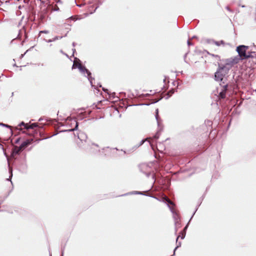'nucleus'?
Here are the masks:
<instances>
[{"label":"nucleus","mask_w":256,"mask_h":256,"mask_svg":"<svg viewBox=\"0 0 256 256\" xmlns=\"http://www.w3.org/2000/svg\"><path fill=\"white\" fill-rule=\"evenodd\" d=\"M238 62L239 58H234L226 60V63L224 64L218 63V68L214 73L215 80L221 82L222 84H226L225 82L226 79V76L230 68H232V65L238 63Z\"/></svg>","instance_id":"obj_1"},{"label":"nucleus","mask_w":256,"mask_h":256,"mask_svg":"<svg viewBox=\"0 0 256 256\" xmlns=\"http://www.w3.org/2000/svg\"><path fill=\"white\" fill-rule=\"evenodd\" d=\"M248 46L244 45H240L236 48V52L238 53V56H239V60H244L248 58H256V54L254 51L248 52H246ZM238 58V57H236Z\"/></svg>","instance_id":"obj_2"},{"label":"nucleus","mask_w":256,"mask_h":256,"mask_svg":"<svg viewBox=\"0 0 256 256\" xmlns=\"http://www.w3.org/2000/svg\"><path fill=\"white\" fill-rule=\"evenodd\" d=\"M109 147H106V148H104L100 150L98 148V146L97 144L92 143L90 145V148H88V150L89 152L92 154H104V150H106L110 149Z\"/></svg>","instance_id":"obj_3"},{"label":"nucleus","mask_w":256,"mask_h":256,"mask_svg":"<svg viewBox=\"0 0 256 256\" xmlns=\"http://www.w3.org/2000/svg\"><path fill=\"white\" fill-rule=\"evenodd\" d=\"M76 66L78 68V70L82 73H84V72L86 73V74H87L86 77H87L88 80H89V82H90L92 86L94 87V88H96L95 86L92 84V80H94V78H92V76H91L92 74H91L90 72L84 66L80 64H76Z\"/></svg>","instance_id":"obj_4"},{"label":"nucleus","mask_w":256,"mask_h":256,"mask_svg":"<svg viewBox=\"0 0 256 256\" xmlns=\"http://www.w3.org/2000/svg\"><path fill=\"white\" fill-rule=\"evenodd\" d=\"M220 85L222 86V89L219 92L218 97L220 98L223 99L226 97V94L228 90V84H225L224 86H222V84H220Z\"/></svg>","instance_id":"obj_5"},{"label":"nucleus","mask_w":256,"mask_h":256,"mask_svg":"<svg viewBox=\"0 0 256 256\" xmlns=\"http://www.w3.org/2000/svg\"><path fill=\"white\" fill-rule=\"evenodd\" d=\"M22 150L23 149L21 148L20 146H14L12 150V156L14 157L16 155L19 154Z\"/></svg>","instance_id":"obj_6"},{"label":"nucleus","mask_w":256,"mask_h":256,"mask_svg":"<svg viewBox=\"0 0 256 256\" xmlns=\"http://www.w3.org/2000/svg\"><path fill=\"white\" fill-rule=\"evenodd\" d=\"M71 122V124H75V126L74 128H70V129H68V130H62L60 131V132H74V130H76L78 129V122L76 121V119H74V120H70Z\"/></svg>","instance_id":"obj_7"},{"label":"nucleus","mask_w":256,"mask_h":256,"mask_svg":"<svg viewBox=\"0 0 256 256\" xmlns=\"http://www.w3.org/2000/svg\"><path fill=\"white\" fill-rule=\"evenodd\" d=\"M32 141H33V139H32V138L26 140L23 142L21 144L20 146L24 150L30 144L32 143Z\"/></svg>","instance_id":"obj_8"},{"label":"nucleus","mask_w":256,"mask_h":256,"mask_svg":"<svg viewBox=\"0 0 256 256\" xmlns=\"http://www.w3.org/2000/svg\"><path fill=\"white\" fill-rule=\"evenodd\" d=\"M78 138L82 142H86V140L87 139L86 134L83 132H80L78 134Z\"/></svg>","instance_id":"obj_9"},{"label":"nucleus","mask_w":256,"mask_h":256,"mask_svg":"<svg viewBox=\"0 0 256 256\" xmlns=\"http://www.w3.org/2000/svg\"><path fill=\"white\" fill-rule=\"evenodd\" d=\"M130 194H140V195L148 196L147 194H144L143 192L132 191V192H129L124 194H122L120 196H128V195H130Z\"/></svg>","instance_id":"obj_10"},{"label":"nucleus","mask_w":256,"mask_h":256,"mask_svg":"<svg viewBox=\"0 0 256 256\" xmlns=\"http://www.w3.org/2000/svg\"><path fill=\"white\" fill-rule=\"evenodd\" d=\"M165 202L166 204L168 206L171 212L172 213H174V209L171 206L174 205V203L172 202L170 199L166 198Z\"/></svg>","instance_id":"obj_11"},{"label":"nucleus","mask_w":256,"mask_h":256,"mask_svg":"<svg viewBox=\"0 0 256 256\" xmlns=\"http://www.w3.org/2000/svg\"><path fill=\"white\" fill-rule=\"evenodd\" d=\"M208 43L214 44L217 46H220V44H224V42L222 40H221L220 41H215L214 40H208Z\"/></svg>","instance_id":"obj_12"},{"label":"nucleus","mask_w":256,"mask_h":256,"mask_svg":"<svg viewBox=\"0 0 256 256\" xmlns=\"http://www.w3.org/2000/svg\"><path fill=\"white\" fill-rule=\"evenodd\" d=\"M36 127H38V123L28 124V126L26 127V130L34 129Z\"/></svg>","instance_id":"obj_13"},{"label":"nucleus","mask_w":256,"mask_h":256,"mask_svg":"<svg viewBox=\"0 0 256 256\" xmlns=\"http://www.w3.org/2000/svg\"><path fill=\"white\" fill-rule=\"evenodd\" d=\"M174 92V90L172 88L168 92L167 94H166V96H165V98L166 100H168V99L172 96V94Z\"/></svg>","instance_id":"obj_14"},{"label":"nucleus","mask_w":256,"mask_h":256,"mask_svg":"<svg viewBox=\"0 0 256 256\" xmlns=\"http://www.w3.org/2000/svg\"><path fill=\"white\" fill-rule=\"evenodd\" d=\"M173 214H174V218L175 220V224H178V220L179 219V216H178V214L174 211V213H173Z\"/></svg>","instance_id":"obj_15"},{"label":"nucleus","mask_w":256,"mask_h":256,"mask_svg":"<svg viewBox=\"0 0 256 256\" xmlns=\"http://www.w3.org/2000/svg\"><path fill=\"white\" fill-rule=\"evenodd\" d=\"M10 192H9L8 193V194H6V196H0V204H2L5 200L9 196Z\"/></svg>","instance_id":"obj_16"},{"label":"nucleus","mask_w":256,"mask_h":256,"mask_svg":"<svg viewBox=\"0 0 256 256\" xmlns=\"http://www.w3.org/2000/svg\"><path fill=\"white\" fill-rule=\"evenodd\" d=\"M156 119L157 121L158 125L160 124V118L158 116V109L156 110V114H155Z\"/></svg>","instance_id":"obj_17"},{"label":"nucleus","mask_w":256,"mask_h":256,"mask_svg":"<svg viewBox=\"0 0 256 256\" xmlns=\"http://www.w3.org/2000/svg\"><path fill=\"white\" fill-rule=\"evenodd\" d=\"M186 232H180V235L179 236H178L176 238V242H178V240L179 238V237H180L182 239H184V238H185V236H186Z\"/></svg>","instance_id":"obj_18"},{"label":"nucleus","mask_w":256,"mask_h":256,"mask_svg":"<svg viewBox=\"0 0 256 256\" xmlns=\"http://www.w3.org/2000/svg\"><path fill=\"white\" fill-rule=\"evenodd\" d=\"M28 126V123H25L24 122H22L18 125V126H24V129H26V127L27 126Z\"/></svg>","instance_id":"obj_19"},{"label":"nucleus","mask_w":256,"mask_h":256,"mask_svg":"<svg viewBox=\"0 0 256 256\" xmlns=\"http://www.w3.org/2000/svg\"><path fill=\"white\" fill-rule=\"evenodd\" d=\"M162 96H160V98H157V99H152V104H154V103H156L157 102H158L159 100H161L162 99Z\"/></svg>","instance_id":"obj_20"},{"label":"nucleus","mask_w":256,"mask_h":256,"mask_svg":"<svg viewBox=\"0 0 256 256\" xmlns=\"http://www.w3.org/2000/svg\"><path fill=\"white\" fill-rule=\"evenodd\" d=\"M181 246V242H179L178 244H177V246H176L175 248L174 249V254H175V252L176 250L180 247Z\"/></svg>","instance_id":"obj_21"},{"label":"nucleus","mask_w":256,"mask_h":256,"mask_svg":"<svg viewBox=\"0 0 256 256\" xmlns=\"http://www.w3.org/2000/svg\"><path fill=\"white\" fill-rule=\"evenodd\" d=\"M97 2H98V6L96 7V8H95V10H94V12H96V10L98 8L99 6V5H101L102 4V2L101 1V0H96Z\"/></svg>","instance_id":"obj_22"},{"label":"nucleus","mask_w":256,"mask_h":256,"mask_svg":"<svg viewBox=\"0 0 256 256\" xmlns=\"http://www.w3.org/2000/svg\"><path fill=\"white\" fill-rule=\"evenodd\" d=\"M0 126H3L8 128H11V126L7 124H3V123H0Z\"/></svg>","instance_id":"obj_23"},{"label":"nucleus","mask_w":256,"mask_h":256,"mask_svg":"<svg viewBox=\"0 0 256 256\" xmlns=\"http://www.w3.org/2000/svg\"><path fill=\"white\" fill-rule=\"evenodd\" d=\"M159 136H160V134L158 132H157L154 136V138L155 140H157Z\"/></svg>","instance_id":"obj_24"},{"label":"nucleus","mask_w":256,"mask_h":256,"mask_svg":"<svg viewBox=\"0 0 256 256\" xmlns=\"http://www.w3.org/2000/svg\"><path fill=\"white\" fill-rule=\"evenodd\" d=\"M212 56L216 58L218 60H220V56L218 55L214 54H210Z\"/></svg>","instance_id":"obj_25"},{"label":"nucleus","mask_w":256,"mask_h":256,"mask_svg":"<svg viewBox=\"0 0 256 256\" xmlns=\"http://www.w3.org/2000/svg\"><path fill=\"white\" fill-rule=\"evenodd\" d=\"M48 32H49L48 30H40L39 32V34H48ZM40 36V35H39V36Z\"/></svg>","instance_id":"obj_26"},{"label":"nucleus","mask_w":256,"mask_h":256,"mask_svg":"<svg viewBox=\"0 0 256 256\" xmlns=\"http://www.w3.org/2000/svg\"><path fill=\"white\" fill-rule=\"evenodd\" d=\"M62 38V36H55L54 38H52V41H55L56 40H59V39H61Z\"/></svg>","instance_id":"obj_27"},{"label":"nucleus","mask_w":256,"mask_h":256,"mask_svg":"<svg viewBox=\"0 0 256 256\" xmlns=\"http://www.w3.org/2000/svg\"><path fill=\"white\" fill-rule=\"evenodd\" d=\"M200 204H199L198 205V206H197L196 208V209L195 211L193 213V214H192V216H191V218H190V220L189 222H190V220H191L192 219V217L194 216V214H195V213H196V211L198 210V207L200 206Z\"/></svg>","instance_id":"obj_28"},{"label":"nucleus","mask_w":256,"mask_h":256,"mask_svg":"<svg viewBox=\"0 0 256 256\" xmlns=\"http://www.w3.org/2000/svg\"><path fill=\"white\" fill-rule=\"evenodd\" d=\"M146 140H147V139H145V140H144H144H142L140 141V143L139 145H138V146H142V144H144V142Z\"/></svg>","instance_id":"obj_29"},{"label":"nucleus","mask_w":256,"mask_h":256,"mask_svg":"<svg viewBox=\"0 0 256 256\" xmlns=\"http://www.w3.org/2000/svg\"><path fill=\"white\" fill-rule=\"evenodd\" d=\"M152 178L153 180V184H154L156 182V176H155V174H153L152 175Z\"/></svg>","instance_id":"obj_30"},{"label":"nucleus","mask_w":256,"mask_h":256,"mask_svg":"<svg viewBox=\"0 0 256 256\" xmlns=\"http://www.w3.org/2000/svg\"><path fill=\"white\" fill-rule=\"evenodd\" d=\"M144 173L146 174V176L148 178H149L152 175V173L150 172H144Z\"/></svg>","instance_id":"obj_31"},{"label":"nucleus","mask_w":256,"mask_h":256,"mask_svg":"<svg viewBox=\"0 0 256 256\" xmlns=\"http://www.w3.org/2000/svg\"><path fill=\"white\" fill-rule=\"evenodd\" d=\"M188 222L186 226L184 228V230H182V232H186V230L188 228Z\"/></svg>","instance_id":"obj_32"},{"label":"nucleus","mask_w":256,"mask_h":256,"mask_svg":"<svg viewBox=\"0 0 256 256\" xmlns=\"http://www.w3.org/2000/svg\"><path fill=\"white\" fill-rule=\"evenodd\" d=\"M187 44H188V46H192V44H192V42H190V40H188L187 41Z\"/></svg>","instance_id":"obj_33"},{"label":"nucleus","mask_w":256,"mask_h":256,"mask_svg":"<svg viewBox=\"0 0 256 256\" xmlns=\"http://www.w3.org/2000/svg\"><path fill=\"white\" fill-rule=\"evenodd\" d=\"M102 90H103L104 92H107V94H109V93L108 92V89H106V88H102Z\"/></svg>","instance_id":"obj_34"},{"label":"nucleus","mask_w":256,"mask_h":256,"mask_svg":"<svg viewBox=\"0 0 256 256\" xmlns=\"http://www.w3.org/2000/svg\"><path fill=\"white\" fill-rule=\"evenodd\" d=\"M226 10H227L228 11H229V12H232V10L229 8V6H226Z\"/></svg>","instance_id":"obj_35"},{"label":"nucleus","mask_w":256,"mask_h":256,"mask_svg":"<svg viewBox=\"0 0 256 256\" xmlns=\"http://www.w3.org/2000/svg\"><path fill=\"white\" fill-rule=\"evenodd\" d=\"M20 140V138H18L15 140V143H16V144H18V143L19 142Z\"/></svg>","instance_id":"obj_36"},{"label":"nucleus","mask_w":256,"mask_h":256,"mask_svg":"<svg viewBox=\"0 0 256 256\" xmlns=\"http://www.w3.org/2000/svg\"><path fill=\"white\" fill-rule=\"evenodd\" d=\"M76 6H78V7H80V8L82 7V6H84V4H76Z\"/></svg>","instance_id":"obj_37"},{"label":"nucleus","mask_w":256,"mask_h":256,"mask_svg":"<svg viewBox=\"0 0 256 256\" xmlns=\"http://www.w3.org/2000/svg\"><path fill=\"white\" fill-rule=\"evenodd\" d=\"M69 18H70L71 20H76V19H75V18H74V16H71Z\"/></svg>","instance_id":"obj_38"},{"label":"nucleus","mask_w":256,"mask_h":256,"mask_svg":"<svg viewBox=\"0 0 256 256\" xmlns=\"http://www.w3.org/2000/svg\"><path fill=\"white\" fill-rule=\"evenodd\" d=\"M47 42H52V39H50L48 40H45Z\"/></svg>","instance_id":"obj_39"},{"label":"nucleus","mask_w":256,"mask_h":256,"mask_svg":"<svg viewBox=\"0 0 256 256\" xmlns=\"http://www.w3.org/2000/svg\"><path fill=\"white\" fill-rule=\"evenodd\" d=\"M28 50H27L24 54H22L20 56V58H22L24 56V54H26V52H28Z\"/></svg>","instance_id":"obj_40"},{"label":"nucleus","mask_w":256,"mask_h":256,"mask_svg":"<svg viewBox=\"0 0 256 256\" xmlns=\"http://www.w3.org/2000/svg\"><path fill=\"white\" fill-rule=\"evenodd\" d=\"M186 55H187V54H184V62H186V63H187V62H186Z\"/></svg>","instance_id":"obj_41"},{"label":"nucleus","mask_w":256,"mask_h":256,"mask_svg":"<svg viewBox=\"0 0 256 256\" xmlns=\"http://www.w3.org/2000/svg\"><path fill=\"white\" fill-rule=\"evenodd\" d=\"M12 174H11V175L10 176V178H7V180H10V179L12 177Z\"/></svg>","instance_id":"obj_42"},{"label":"nucleus","mask_w":256,"mask_h":256,"mask_svg":"<svg viewBox=\"0 0 256 256\" xmlns=\"http://www.w3.org/2000/svg\"><path fill=\"white\" fill-rule=\"evenodd\" d=\"M56 2H57V3H61L62 2L60 1V0H56Z\"/></svg>","instance_id":"obj_43"},{"label":"nucleus","mask_w":256,"mask_h":256,"mask_svg":"<svg viewBox=\"0 0 256 256\" xmlns=\"http://www.w3.org/2000/svg\"><path fill=\"white\" fill-rule=\"evenodd\" d=\"M0 146L2 147V150H3V151L4 152V147H3V146H2L0 143Z\"/></svg>","instance_id":"obj_44"},{"label":"nucleus","mask_w":256,"mask_h":256,"mask_svg":"<svg viewBox=\"0 0 256 256\" xmlns=\"http://www.w3.org/2000/svg\"><path fill=\"white\" fill-rule=\"evenodd\" d=\"M72 44V46L74 47L76 46V44L74 42H73Z\"/></svg>","instance_id":"obj_45"},{"label":"nucleus","mask_w":256,"mask_h":256,"mask_svg":"<svg viewBox=\"0 0 256 256\" xmlns=\"http://www.w3.org/2000/svg\"><path fill=\"white\" fill-rule=\"evenodd\" d=\"M64 250H62V254H61V256H64Z\"/></svg>","instance_id":"obj_46"},{"label":"nucleus","mask_w":256,"mask_h":256,"mask_svg":"<svg viewBox=\"0 0 256 256\" xmlns=\"http://www.w3.org/2000/svg\"><path fill=\"white\" fill-rule=\"evenodd\" d=\"M73 54H74L76 52V49L73 48L72 49Z\"/></svg>","instance_id":"obj_47"},{"label":"nucleus","mask_w":256,"mask_h":256,"mask_svg":"<svg viewBox=\"0 0 256 256\" xmlns=\"http://www.w3.org/2000/svg\"><path fill=\"white\" fill-rule=\"evenodd\" d=\"M3 4V2L0 0V6H1Z\"/></svg>","instance_id":"obj_48"},{"label":"nucleus","mask_w":256,"mask_h":256,"mask_svg":"<svg viewBox=\"0 0 256 256\" xmlns=\"http://www.w3.org/2000/svg\"><path fill=\"white\" fill-rule=\"evenodd\" d=\"M42 118H39L38 121L40 122V121H42Z\"/></svg>","instance_id":"obj_49"},{"label":"nucleus","mask_w":256,"mask_h":256,"mask_svg":"<svg viewBox=\"0 0 256 256\" xmlns=\"http://www.w3.org/2000/svg\"><path fill=\"white\" fill-rule=\"evenodd\" d=\"M58 10H59V8H57L55 10H56V11H58Z\"/></svg>","instance_id":"obj_50"},{"label":"nucleus","mask_w":256,"mask_h":256,"mask_svg":"<svg viewBox=\"0 0 256 256\" xmlns=\"http://www.w3.org/2000/svg\"><path fill=\"white\" fill-rule=\"evenodd\" d=\"M114 94H115V93H114V92L112 93V97L114 98Z\"/></svg>","instance_id":"obj_51"},{"label":"nucleus","mask_w":256,"mask_h":256,"mask_svg":"<svg viewBox=\"0 0 256 256\" xmlns=\"http://www.w3.org/2000/svg\"><path fill=\"white\" fill-rule=\"evenodd\" d=\"M242 6V8H244V7H245V6L242 5V6Z\"/></svg>","instance_id":"obj_52"},{"label":"nucleus","mask_w":256,"mask_h":256,"mask_svg":"<svg viewBox=\"0 0 256 256\" xmlns=\"http://www.w3.org/2000/svg\"><path fill=\"white\" fill-rule=\"evenodd\" d=\"M152 198H154L157 199V198H156V197H155V196H152Z\"/></svg>","instance_id":"obj_53"},{"label":"nucleus","mask_w":256,"mask_h":256,"mask_svg":"<svg viewBox=\"0 0 256 256\" xmlns=\"http://www.w3.org/2000/svg\"><path fill=\"white\" fill-rule=\"evenodd\" d=\"M14 96V92L12 93V96Z\"/></svg>","instance_id":"obj_54"},{"label":"nucleus","mask_w":256,"mask_h":256,"mask_svg":"<svg viewBox=\"0 0 256 256\" xmlns=\"http://www.w3.org/2000/svg\"><path fill=\"white\" fill-rule=\"evenodd\" d=\"M196 36H194L192 38H195Z\"/></svg>","instance_id":"obj_55"},{"label":"nucleus","mask_w":256,"mask_h":256,"mask_svg":"<svg viewBox=\"0 0 256 256\" xmlns=\"http://www.w3.org/2000/svg\"><path fill=\"white\" fill-rule=\"evenodd\" d=\"M74 64L72 65V68H74Z\"/></svg>","instance_id":"obj_56"},{"label":"nucleus","mask_w":256,"mask_h":256,"mask_svg":"<svg viewBox=\"0 0 256 256\" xmlns=\"http://www.w3.org/2000/svg\"><path fill=\"white\" fill-rule=\"evenodd\" d=\"M101 86H102V85L100 84L99 87H101Z\"/></svg>","instance_id":"obj_57"},{"label":"nucleus","mask_w":256,"mask_h":256,"mask_svg":"<svg viewBox=\"0 0 256 256\" xmlns=\"http://www.w3.org/2000/svg\"><path fill=\"white\" fill-rule=\"evenodd\" d=\"M165 81H166V80H165V79H164V82H165Z\"/></svg>","instance_id":"obj_58"},{"label":"nucleus","mask_w":256,"mask_h":256,"mask_svg":"<svg viewBox=\"0 0 256 256\" xmlns=\"http://www.w3.org/2000/svg\"><path fill=\"white\" fill-rule=\"evenodd\" d=\"M10 129H11V128H10ZM10 131H11V132H12V130H10Z\"/></svg>","instance_id":"obj_59"},{"label":"nucleus","mask_w":256,"mask_h":256,"mask_svg":"<svg viewBox=\"0 0 256 256\" xmlns=\"http://www.w3.org/2000/svg\"><path fill=\"white\" fill-rule=\"evenodd\" d=\"M10 129H11V128H10ZM10 131H11V132H12V130H10Z\"/></svg>","instance_id":"obj_60"},{"label":"nucleus","mask_w":256,"mask_h":256,"mask_svg":"<svg viewBox=\"0 0 256 256\" xmlns=\"http://www.w3.org/2000/svg\"><path fill=\"white\" fill-rule=\"evenodd\" d=\"M2 211V210H0V212Z\"/></svg>","instance_id":"obj_61"},{"label":"nucleus","mask_w":256,"mask_h":256,"mask_svg":"<svg viewBox=\"0 0 256 256\" xmlns=\"http://www.w3.org/2000/svg\"><path fill=\"white\" fill-rule=\"evenodd\" d=\"M255 91L256 92V89L255 90Z\"/></svg>","instance_id":"obj_62"}]
</instances>
